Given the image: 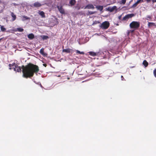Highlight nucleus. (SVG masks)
I'll list each match as a JSON object with an SVG mask.
<instances>
[{"label":"nucleus","instance_id":"obj_8","mask_svg":"<svg viewBox=\"0 0 156 156\" xmlns=\"http://www.w3.org/2000/svg\"><path fill=\"white\" fill-rule=\"evenodd\" d=\"M35 7H39L41 6L42 5L38 2H35L33 5Z\"/></svg>","mask_w":156,"mask_h":156},{"label":"nucleus","instance_id":"obj_1","mask_svg":"<svg viewBox=\"0 0 156 156\" xmlns=\"http://www.w3.org/2000/svg\"><path fill=\"white\" fill-rule=\"evenodd\" d=\"M23 77L26 78L33 77L34 73H37L39 71L38 66L31 63H29L25 66H22Z\"/></svg>","mask_w":156,"mask_h":156},{"label":"nucleus","instance_id":"obj_29","mask_svg":"<svg viewBox=\"0 0 156 156\" xmlns=\"http://www.w3.org/2000/svg\"><path fill=\"white\" fill-rule=\"evenodd\" d=\"M153 74L154 76L156 77V68L153 71Z\"/></svg>","mask_w":156,"mask_h":156},{"label":"nucleus","instance_id":"obj_38","mask_svg":"<svg viewBox=\"0 0 156 156\" xmlns=\"http://www.w3.org/2000/svg\"><path fill=\"white\" fill-rule=\"evenodd\" d=\"M140 1L141 2H143L145 1V0L144 1V0H140Z\"/></svg>","mask_w":156,"mask_h":156},{"label":"nucleus","instance_id":"obj_17","mask_svg":"<svg viewBox=\"0 0 156 156\" xmlns=\"http://www.w3.org/2000/svg\"><path fill=\"white\" fill-rule=\"evenodd\" d=\"M126 15L127 16L128 19H129L130 18H131L132 17L134 16V14L132 13V14H128Z\"/></svg>","mask_w":156,"mask_h":156},{"label":"nucleus","instance_id":"obj_3","mask_svg":"<svg viewBox=\"0 0 156 156\" xmlns=\"http://www.w3.org/2000/svg\"><path fill=\"white\" fill-rule=\"evenodd\" d=\"M129 26L131 28L136 29L140 27V23L139 22L133 21L130 24Z\"/></svg>","mask_w":156,"mask_h":156},{"label":"nucleus","instance_id":"obj_21","mask_svg":"<svg viewBox=\"0 0 156 156\" xmlns=\"http://www.w3.org/2000/svg\"><path fill=\"white\" fill-rule=\"evenodd\" d=\"M15 71L17 72H21V68L20 67L18 66Z\"/></svg>","mask_w":156,"mask_h":156},{"label":"nucleus","instance_id":"obj_35","mask_svg":"<svg viewBox=\"0 0 156 156\" xmlns=\"http://www.w3.org/2000/svg\"><path fill=\"white\" fill-rule=\"evenodd\" d=\"M152 2L153 3L156 2V0H152Z\"/></svg>","mask_w":156,"mask_h":156},{"label":"nucleus","instance_id":"obj_39","mask_svg":"<svg viewBox=\"0 0 156 156\" xmlns=\"http://www.w3.org/2000/svg\"><path fill=\"white\" fill-rule=\"evenodd\" d=\"M83 8V7H81V9H82V8Z\"/></svg>","mask_w":156,"mask_h":156},{"label":"nucleus","instance_id":"obj_16","mask_svg":"<svg viewBox=\"0 0 156 156\" xmlns=\"http://www.w3.org/2000/svg\"><path fill=\"white\" fill-rule=\"evenodd\" d=\"M18 67V66L15 63H13V68L14 71H16V69Z\"/></svg>","mask_w":156,"mask_h":156},{"label":"nucleus","instance_id":"obj_34","mask_svg":"<svg viewBox=\"0 0 156 156\" xmlns=\"http://www.w3.org/2000/svg\"><path fill=\"white\" fill-rule=\"evenodd\" d=\"M141 2V1H140V0H138L136 2L138 4L139 3Z\"/></svg>","mask_w":156,"mask_h":156},{"label":"nucleus","instance_id":"obj_9","mask_svg":"<svg viewBox=\"0 0 156 156\" xmlns=\"http://www.w3.org/2000/svg\"><path fill=\"white\" fill-rule=\"evenodd\" d=\"M27 37L29 39L32 40L34 38V36L33 34L31 33L29 34L27 36Z\"/></svg>","mask_w":156,"mask_h":156},{"label":"nucleus","instance_id":"obj_14","mask_svg":"<svg viewBox=\"0 0 156 156\" xmlns=\"http://www.w3.org/2000/svg\"><path fill=\"white\" fill-rule=\"evenodd\" d=\"M143 64L146 67L148 66V63L146 60H144L143 62Z\"/></svg>","mask_w":156,"mask_h":156},{"label":"nucleus","instance_id":"obj_36","mask_svg":"<svg viewBox=\"0 0 156 156\" xmlns=\"http://www.w3.org/2000/svg\"><path fill=\"white\" fill-rule=\"evenodd\" d=\"M121 79L122 80H123V79H124V77H123V76H121Z\"/></svg>","mask_w":156,"mask_h":156},{"label":"nucleus","instance_id":"obj_12","mask_svg":"<svg viewBox=\"0 0 156 156\" xmlns=\"http://www.w3.org/2000/svg\"><path fill=\"white\" fill-rule=\"evenodd\" d=\"M76 3L75 0H70L69 1V4L71 6L74 5Z\"/></svg>","mask_w":156,"mask_h":156},{"label":"nucleus","instance_id":"obj_24","mask_svg":"<svg viewBox=\"0 0 156 156\" xmlns=\"http://www.w3.org/2000/svg\"><path fill=\"white\" fill-rule=\"evenodd\" d=\"M126 2V0H121V1L120 2V3L124 5L125 4Z\"/></svg>","mask_w":156,"mask_h":156},{"label":"nucleus","instance_id":"obj_23","mask_svg":"<svg viewBox=\"0 0 156 156\" xmlns=\"http://www.w3.org/2000/svg\"><path fill=\"white\" fill-rule=\"evenodd\" d=\"M154 24H155L154 23L149 22L148 23V27H150L152 26H154Z\"/></svg>","mask_w":156,"mask_h":156},{"label":"nucleus","instance_id":"obj_40","mask_svg":"<svg viewBox=\"0 0 156 156\" xmlns=\"http://www.w3.org/2000/svg\"><path fill=\"white\" fill-rule=\"evenodd\" d=\"M2 39H0V41H1V40Z\"/></svg>","mask_w":156,"mask_h":156},{"label":"nucleus","instance_id":"obj_37","mask_svg":"<svg viewBox=\"0 0 156 156\" xmlns=\"http://www.w3.org/2000/svg\"><path fill=\"white\" fill-rule=\"evenodd\" d=\"M43 66H44L45 67H46V66H47V65L46 64H43Z\"/></svg>","mask_w":156,"mask_h":156},{"label":"nucleus","instance_id":"obj_33","mask_svg":"<svg viewBox=\"0 0 156 156\" xmlns=\"http://www.w3.org/2000/svg\"><path fill=\"white\" fill-rule=\"evenodd\" d=\"M145 1H146L148 3L151 1V0H144Z\"/></svg>","mask_w":156,"mask_h":156},{"label":"nucleus","instance_id":"obj_15","mask_svg":"<svg viewBox=\"0 0 156 156\" xmlns=\"http://www.w3.org/2000/svg\"><path fill=\"white\" fill-rule=\"evenodd\" d=\"M89 54L92 56H95L97 55V54L96 53L93 52V51H90L89 52Z\"/></svg>","mask_w":156,"mask_h":156},{"label":"nucleus","instance_id":"obj_2","mask_svg":"<svg viewBox=\"0 0 156 156\" xmlns=\"http://www.w3.org/2000/svg\"><path fill=\"white\" fill-rule=\"evenodd\" d=\"M75 51L76 54H84V52L83 51H80L78 50H74L73 49L68 48L66 49H63L62 50V52H65L68 53H71L72 54L73 52Z\"/></svg>","mask_w":156,"mask_h":156},{"label":"nucleus","instance_id":"obj_22","mask_svg":"<svg viewBox=\"0 0 156 156\" xmlns=\"http://www.w3.org/2000/svg\"><path fill=\"white\" fill-rule=\"evenodd\" d=\"M17 31L20 32H23L24 30L23 28H18L17 29Z\"/></svg>","mask_w":156,"mask_h":156},{"label":"nucleus","instance_id":"obj_26","mask_svg":"<svg viewBox=\"0 0 156 156\" xmlns=\"http://www.w3.org/2000/svg\"><path fill=\"white\" fill-rule=\"evenodd\" d=\"M49 38V37L47 36L44 35L42 37L43 40H46Z\"/></svg>","mask_w":156,"mask_h":156},{"label":"nucleus","instance_id":"obj_30","mask_svg":"<svg viewBox=\"0 0 156 156\" xmlns=\"http://www.w3.org/2000/svg\"><path fill=\"white\" fill-rule=\"evenodd\" d=\"M9 69H12V66L13 67V63L12 64H9Z\"/></svg>","mask_w":156,"mask_h":156},{"label":"nucleus","instance_id":"obj_6","mask_svg":"<svg viewBox=\"0 0 156 156\" xmlns=\"http://www.w3.org/2000/svg\"><path fill=\"white\" fill-rule=\"evenodd\" d=\"M94 7L93 5L91 4H89L87 5L84 8V9H94Z\"/></svg>","mask_w":156,"mask_h":156},{"label":"nucleus","instance_id":"obj_5","mask_svg":"<svg viewBox=\"0 0 156 156\" xmlns=\"http://www.w3.org/2000/svg\"><path fill=\"white\" fill-rule=\"evenodd\" d=\"M108 10L110 12H112L114 10L117 11V7L116 6H114L113 7H109L108 8Z\"/></svg>","mask_w":156,"mask_h":156},{"label":"nucleus","instance_id":"obj_27","mask_svg":"<svg viewBox=\"0 0 156 156\" xmlns=\"http://www.w3.org/2000/svg\"><path fill=\"white\" fill-rule=\"evenodd\" d=\"M138 4L136 2L132 5L131 7L132 8H134Z\"/></svg>","mask_w":156,"mask_h":156},{"label":"nucleus","instance_id":"obj_4","mask_svg":"<svg viewBox=\"0 0 156 156\" xmlns=\"http://www.w3.org/2000/svg\"><path fill=\"white\" fill-rule=\"evenodd\" d=\"M110 26V23L108 21L103 22L100 25V27L103 29H107Z\"/></svg>","mask_w":156,"mask_h":156},{"label":"nucleus","instance_id":"obj_28","mask_svg":"<svg viewBox=\"0 0 156 156\" xmlns=\"http://www.w3.org/2000/svg\"><path fill=\"white\" fill-rule=\"evenodd\" d=\"M128 19L126 15L122 19V20H126Z\"/></svg>","mask_w":156,"mask_h":156},{"label":"nucleus","instance_id":"obj_32","mask_svg":"<svg viewBox=\"0 0 156 156\" xmlns=\"http://www.w3.org/2000/svg\"><path fill=\"white\" fill-rule=\"evenodd\" d=\"M23 17L25 18L26 20H28V19H29V18H28V17H27V16H23Z\"/></svg>","mask_w":156,"mask_h":156},{"label":"nucleus","instance_id":"obj_13","mask_svg":"<svg viewBox=\"0 0 156 156\" xmlns=\"http://www.w3.org/2000/svg\"><path fill=\"white\" fill-rule=\"evenodd\" d=\"M11 15L12 17V21H14L16 19V16L14 14L13 12L11 13Z\"/></svg>","mask_w":156,"mask_h":156},{"label":"nucleus","instance_id":"obj_19","mask_svg":"<svg viewBox=\"0 0 156 156\" xmlns=\"http://www.w3.org/2000/svg\"><path fill=\"white\" fill-rule=\"evenodd\" d=\"M95 13L94 12H92L91 11H88L87 12V16L92 15Z\"/></svg>","mask_w":156,"mask_h":156},{"label":"nucleus","instance_id":"obj_25","mask_svg":"<svg viewBox=\"0 0 156 156\" xmlns=\"http://www.w3.org/2000/svg\"><path fill=\"white\" fill-rule=\"evenodd\" d=\"M152 19V16H147L146 17V19L147 20H150Z\"/></svg>","mask_w":156,"mask_h":156},{"label":"nucleus","instance_id":"obj_18","mask_svg":"<svg viewBox=\"0 0 156 156\" xmlns=\"http://www.w3.org/2000/svg\"><path fill=\"white\" fill-rule=\"evenodd\" d=\"M96 8L98 10L102 11L103 9V6L100 5H97L96 6Z\"/></svg>","mask_w":156,"mask_h":156},{"label":"nucleus","instance_id":"obj_11","mask_svg":"<svg viewBox=\"0 0 156 156\" xmlns=\"http://www.w3.org/2000/svg\"><path fill=\"white\" fill-rule=\"evenodd\" d=\"M39 14L41 16L42 18H45V15L44 12L42 11H39Z\"/></svg>","mask_w":156,"mask_h":156},{"label":"nucleus","instance_id":"obj_20","mask_svg":"<svg viewBox=\"0 0 156 156\" xmlns=\"http://www.w3.org/2000/svg\"><path fill=\"white\" fill-rule=\"evenodd\" d=\"M1 30L2 32H4L6 30V29L3 26L0 25Z\"/></svg>","mask_w":156,"mask_h":156},{"label":"nucleus","instance_id":"obj_7","mask_svg":"<svg viewBox=\"0 0 156 156\" xmlns=\"http://www.w3.org/2000/svg\"><path fill=\"white\" fill-rule=\"evenodd\" d=\"M57 8L58 9L59 11L62 14H64L65 13V11L64 9H63L62 6H60L59 7V6H58L57 7Z\"/></svg>","mask_w":156,"mask_h":156},{"label":"nucleus","instance_id":"obj_10","mask_svg":"<svg viewBox=\"0 0 156 156\" xmlns=\"http://www.w3.org/2000/svg\"><path fill=\"white\" fill-rule=\"evenodd\" d=\"M44 48H42L40 49V54L43 55L44 56H46L47 55V54L44 52Z\"/></svg>","mask_w":156,"mask_h":156},{"label":"nucleus","instance_id":"obj_31","mask_svg":"<svg viewBox=\"0 0 156 156\" xmlns=\"http://www.w3.org/2000/svg\"><path fill=\"white\" fill-rule=\"evenodd\" d=\"M75 8L77 9V10H79L80 9V7L78 5H76L75 6Z\"/></svg>","mask_w":156,"mask_h":156}]
</instances>
